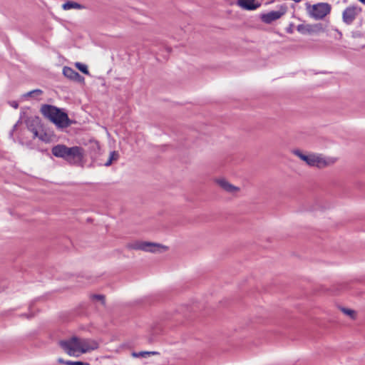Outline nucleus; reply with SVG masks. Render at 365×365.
<instances>
[{"label":"nucleus","mask_w":365,"mask_h":365,"mask_svg":"<svg viewBox=\"0 0 365 365\" xmlns=\"http://www.w3.org/2000/svg\"><path fill=\"white\" fill-rule=\"evenodd\" d=\"M46 137H47V134L46 133H41V134L38 133V136L37 138L42 141H47L48 138Z\"/></svg>","instance_id":"27"},{"label":"nucleus","mask_w":365,"mask_h":365,"mask_svg":"<svg viewBox=\"0 0 365 365\" xmlns=\"http://www.w3.org/2000/svg\"><path fill=\"white\" fill-rule=\"evenodd\" d=\"M287 6L284 4L279 6L278 11H271L266 14H262L260 15V19L262 22L270 24L272 21L280 19L287 11Z\"/></svg>","instance_id":"6"},{"label":"nucleus","mask_w":365,"mask_h":365,"mask_svg":"<svg viewBox=\"0 0 365 365\" xmlns=\"http://www.w3.org/2000/svg\"><path fill=\"white\" fill-rule=\"evenodd\" d=\"M83 6L77 2L68 1L62 5V8L64 10H68L71 9H81Z\"/></svg>","instance_id":"16"},{"label":"nucleus","mask_w":365,"mask_h":365,"mask_svg":"<svg viewBox=\"0 0 365 365\" xmlns=\"http://www.w3.org/2000/svg\"><path fill=\"white\" fill-rule=\"evenodd\" d=\"M293 153L298 156L301 160L306 162L310 166H316L317 168H324L327 165L324 158H322L316 155H305L303 154L299 150H294Z\"/></svg>","instance_id":"5"},{"label":"nucleus","mask_w":365,"mask_h":365,"mask_svg":"<svg viewBox=\"0 0 365 365\" xmlns=\"http://www.w3.org/2000/svg\"><path fill=\"white\" fill-rule=\"evenodd\" d=\"M42 115L53 123L58 129L63 130L71 126L74 121L68 118L63 109L50 104H43L40 109Z\"/></svg>","instance_id":"2"},{"label":"nucleus","mask_w":365,"mask_h":365,"mask_svg":"<svg viewBox=\"0 0 365 365\" xmlns=\"http://www.w3.org/2000/svg\"><path fill=\"white\" fill-rule=\"evenodd\" d=\"M127 247L130 250H143L150 252H162L168 249L167 247L155 242L135 241L127 245Z\"/></svg>","instance_id":"4"},{"label":"nucleus","mask_w":365,"mask_h":365,"mask_svg":"<svg viewBox=\"0 0 365 365\" xmlns=\"http://www.w3.org/2000/svg\"><path fill=\"white\" fill-rule=\"evenodd\" d=\"M305 8L309 17L314 20H322L331 13V6L327 2H320L311 4L309 2L305 4Z\"/></svg>","instance_id":"3"},{"label":"nucleus","mask_w":365,"mask_h":365,"mask_svg":"<svg viewBox=\"0 0 365 365\" xmlns=\"http://www.w3.org/2000/svg\"><path fill=\"white\" fill-rule=\"evenodd\" d=\"M51 153L58 158H62L69 165L83 168L84 166V149L81 146L68 147L57 144L51 149Z\"/></svg>","instance_id":"1"},{"label":"nucleus","mask_w":365,"mask_h":365,"mask_svg":"<svg viewBox=\"0 0 365 365\" xmlns=\"http://www.w3.org/2000/svg\"><path fill=\"white\" fill-rule=\"evenodd\" d=\"M89 148L91 150L90 155L91 158H95L98 155L100 151V145L98 142L91 143Z\"/></svg>","instance_id":"17"},{"label":"nucleus","mask_w":365,"mask_h":365,"mask_svg":"<svg viewBox=\"0 0 365 365\" xmlns=\"http://www.w3.org/2000/svg\"><path fill=\"white\" fill-rule=\"evenodd\" d=\"M294 24L293 23H290L289 26L286 29V32L287 34H293L294 32Z\"/></svg>","instance_id":"26"},{"label":"nucleus","mask_w":365,"mask_h":365,"mask_svg":"<svg viewBox=\"0 0 365 365\" xmlns=\"http://www.w3.org/2000/svg\"><path fill=\"white\" fill-rule=\"evenodd\" d=\"M312 26V29H314V33L323 31V26L321 23L313 24Z\"/></svg>","instance_id":"24"},{"label":"nucleus","mask_w":365,"mask_h":365,"mask_svg":"<svg viewBox=\"0 0 365 365\" xmlns=\"http://www.w3.org/2000/svg\"><path fill=\"white\" fill-rule=\"evenodd\" d=\"M98 343L96 341H79V351L82 354L96 350L98 348Z\"/></svg>","instance_id":"11"},{"label":"nucleus","mask_w":365,"mask_h":365,"mask_svg":"<svg viewBox=\"0 0 365 365\" xmlns=\"http://www.w3.org/2000/svg\"><path fill=\"white\" fill-rule=\"evenodd\" d=\"M58 362L60 363V364H66V361L63 360V359L61 358H59L58 359Z\"/></svg>","instance_id":"30"},{"label":"nucleus","mask_w":365,"mask_h":365,"mask_svg":"<svg viewBox=\"0 0 365 365\" xmlns=\"http://www.w3.org/2000/svg\"><path fill=\"white\" fill-rule=\"evenodd\" d=\"M113 161L110 160V158H108V160L105 163L104 165L106 166V167H108L110 165H111Z\"/></svg>","instance_id":"29"},{"label":"nucleus","mask_w":365,"mask_h":365,"mask_svg":"<svg viewBox=\"0 0 365 365\" xmlns=\"http://www.w3.org/2000/svg\"><path fill=\"white\" fill-rule=\"evenodd\" d=\"M42 93H43V91H41V89H35V90L28 92L26 94H25V96L34 97L36 96H40Z\"/></svg>","instance_id":"20"},{"label":"nucleus","mask_w":365,"mask_h":365,"mask_svg":"<svg viewBox=\"0 0 365 365\" xmlns=\"http://www.w3.org/2000/svg\"><path fill=\"white\" fill-rule=\"evenodd\" d=\"M79 341L78 337L73 336L68 340L60 341L59 344L68 355L73 356L76 351H79Z\"/></svg>","instance_id":"8"},{"label":"nucleus","mask_w":365,"mask_h":365,"mask_svg":"<svg viewBox=\"0 0 365 365\" xmlns=\"http://www.w3.org/2000/svg\"><path fill=\"white\" fill-rule=\"evenodd\" d=\"M361 11L362 9L361 7L355 5L346 7L342 13V20L344 23L347 25L351 24Z\"/></svg>","instance_id":"7"},{"label":"nucleus","mask_w":365,"mask_h":365,"mask_svg":"<svg viewBox=\"0 0 365 365\" xmlns=\"http://www.w3.org/2000/svg\"><path fill=\"white\" fill-rule=\"evenodd\" d=\"M63 74L67 78L78 83H84V77L71 67L65 66L63 68Z\"/></svg>","instance_id":"10"},{"label":"nucleus","mask_w":365,"mask_h":365,"mask_svg":"<svg viewBox=\"0 0 365 365\" xmlns=\"http://www.w3.org/2000/svg\"><path fill=\"white\" fill-rule=\"evenodd\" d=\"M168 52L171 51V48H168Z\"/></svg>","instance_id":"33"},{"label":"nucleus","mask_w":365,"mask_h":365,"mask_svg":"<svg viewBox=\"0 0 365 365\" xmlns=\"http://www.w3.org/2000/svg\"><path fill=\"white\" fill-rule=\"evenodd\" d=\"M216 182L224 190L228 192L232 193L239 190V187L230 184L225 179H217Z\"/></svg>","instance_id":"13"},{"label":"nucleus","mask_w":365,"mask_h":365,"mask_svg":"<svg viewBox=\"0 0 365 365\" xmlns=\"http://www.w3.org/2000/svg\"><path fill=\"white\" fill-rule=\"evenodd\" d=\"M66 365H91L88 362H84L81 361H66Z\"/></svg>","instance_id":"22"},{"label":"nucleus","mask_w":365,"mask_h":365,"mask_svg":"<svg viewBox=\"0 0 365 365\" xmlns=\"http://www.w3.org/2000/svg\"><path fill=\"white\" fill-rule=\"evenodd\" d=\"M118 158H119V153L117 151L113 150L110 153L109 158L110 159V160H112V161L117 160L118 159Z\"/></svg>","instance_id":"23"},{"label":"nucleus","mask_w":365,"mask_h":365,"mask_svg":"<svg viewBox=\"0 0 365 365\" xmlns=\"http://www.w3.org/2000/svg\"><path fill=\"white\" fill-rule=\"evenodd\" d=\"M9 105L15 109L19 108V103L16 101H10Z\"/></svg>","instance_id":"28"},{"label":"nucleus","mask_w":365,"mask_h":365,"mask_svg":"<svg viewBox=\"0 0 365 365\" xmlns=\"http://www.w3.org/2000/svg\"><path fill=\"white\" fill-rule=\"evenodd\" d=\"M297 30L302 34H311L314 33V29H312V24H299L297 26Z\"/></svg>","instance_id":"14"},{"label":"nucleus","mask_w":365,"mask_h":365,"mask_svg":"<svg viewBox=\"0 0 365 365\" xmlns=\"http://www.w3.org/2000/svg\"><path fill=\"white\" fill-rule=\"evenodd\" d=\"M359 1H360L361 3L365 4V0H358Z\"/></svg>","instance_id":"32"},{"label":"nucleus","mask_w":365,"mask_h":365,"mask_svg":"<svg viewBox=\"0 0 365 365\" xmlns=\"http://www.w3.org/2000/svg\"><path fill=\"white\" fill-rule=\"evenodd\" d=\"M25 115V112L21 113L20 119L17 121V123L14 125L12 130L11 131V135H13V132L16 129L19 123H21V119L23 118V115Z\"/></svg>","instance_id":"25"},{"label":"nucleus","mask_w":365,"mask_h":365,"mask_svg":"<svg viewBox=\"0 0 365 365\" xmlns=\"http://www.w3.org/2000/svg\"><path fill=\"white\" fill-rule=\"evenodd\" d=\"M159 354V352L158 351H140V352H133L132 356L134 358H138V357H148L153 355H158Z\"/></svg>","instance_id":"15"},{"label":"nucleus","mask_w":365,"mask_h":365,"mask_svg":"<svg viewBox=\"0 0 365 365\" xmlns=\"http://www.w3.org/2000/svg\"><path fill=\"white\" fill-rule=\"evenodd\" d=\"M341 311L345 314L349 316L351 319H354L356 317V312L354 310L343 307L341 308Z\"/></svg>","instance_id":"19"},{"label":"nucleus","mask_w":365,"mask_h":365,"mask_svg":"<svg viewBox=\"0 0 365 365\" xmlns=\"http://www.w3.org/2000/svg\"><path fill=\"white\" fill-rule=\"evenodd\" d=\"M91 297L92 299L101 301L102 304H106V297L103 294H92Z\"/></svg>","instance_id":"21"},{"label":"nucleus","mask_w":365,"mask_h":365,"mask_svg":"<svg viewBox=\"0 0 365 365\" xmlns=\"http://www.w3.org/2000/svg\"><path fill=\"white\" fill-rule=\"evenodd\" d=\"M41 120L38 116H31L25 120L28 130L34 134V138L38 136V128L41 125Z\"/></svg>","instance_id":"9"},{"label":"nucleus","mask_w":365,"mask_h":365,"mask_svg":"<svg viewBox=\"0 0 365 365\" xmlns=\"http://www.w3.org/2000/svg\"><path fill=\"white\" fill-rule=\"evenodd\" d=\"M75 66L83 73L89 75V71L88 69V66L86 64L77 62L76 63Z\"/></svg>","instance_id":"18"},{"label":"nucleus","mask_w":365,"mask_h":365,"mask_svg":"<svg viewBox=\"0 0 365 365\" xmlns=\"http://www.w3.org/2000/svg\"><path fill=\"white\" fill-rule=\"evenodd\" d=\"M256 0H237V4L244 10L254 11L258 9L261 4L256 2Z\"/></svg>","instance_id":"12"},{"label":"nucleus","mask_w":365,"mask_h":365,"mask_svg":"<svg viewBox=\"0 0 365 365\" xmlns=\"http://www.w3.org/2000/svg\"><path fill=\"white\" fill-rule=\"evenodd\" d=\"M21 316H22V317H27V318H30V317H31V316H29V315H28V314H22Z\"/></svg>","instance_id":"31"}]
</instances>
